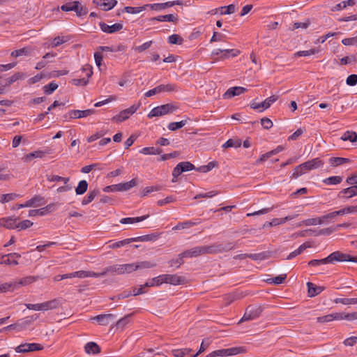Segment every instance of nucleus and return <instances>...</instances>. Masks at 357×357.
Listing matches in <instances>:
<instances>
[{
	"instance_id": "nucleus-57",
	"label": "nucleus",
	"mask_w": 357,
	"mask_h": 357,
	"mask_svg": "<svg viewBox=\"0 0 357 357\" xmlns=\"http://www.w3.org/2000/svg\"><path fill=\"white\" fill-rule=\"evenodd\" d=\"M218 165V162L215 161H212L208 162L206 165H203L197 169V171L202 172H208L212 170L215 167Z\"/></svg>"
},
{
	"instance_id": "nucleus-64",
	"label": "nucleus",
	"mask_w": 357,
	"mask_h": 357,
	"mask_svg": "<svg viewBox=\"0 0 357 357\" xmlns=\"http://www.w3.org/2000/svg\"><path fill=\"white\" fill-rule=\"evenodd\" d=\"M32 225H33V222L31 221H30L29 220H23L22 222L17 223L16 229H17L19 231L24 230L27 228H29Z\"/></svg>"
},
{
	"instance_id": "nucleus-9",
	"label": "nucleus",
	"mask_w": 357,
	"mask_h": 357,
	"mask_svg": "<svg viewBox=\"0 0 357 357\" xmlns=\"http://www.w3.org/2000/svg\"><path fill=\"white\" fill-rule=\"evenodd\" d=\"M139 107V105H133L131 107H130L129 108H127V109H123L121 112H120V113L118 115L114 116L113 117V120L116 121L117 122H122L123 121H126V119H128L130 117V116L135 114Z\"/></svg>"
},
{
	"instance_id": "nucleus-41",
	"label": "nucleus",
	"mask_w": 357,
	"mask_h": 357,
	"mask_svg": "<svg viewBox=\"0 0 357 357\" xmlns=\"http://www.w3.org/2000/svg\"><path fill=\"white\" fill-rule=\"evenodd\" d=\"M24 78V74L22 73H16L14 75H13L11 77L7 78L6 79L5 86H8L15 82L16 81L19 79H22Z\"/></svg>"
},
{
	"instance_id": "nucleus-34",
	"label": "nucleus",
	"mask_w": 357,
	"mask_h": 357,
	"mask_svg": "<svg viewBox=\"0 0 357 357\" xmlns=\"http://www.w3.org/2000/svg\"><path fill=\"white\" fill-rule=\"evenodd\" d=\"M84 350L89 354H97L100 352V347L96 342H90L86 344Z\"/></svg>"
},
{
	"instance_id": "nucleus-17",
	"label": "nucleus",
	"mask_w": 357,
	"mask_h": 357,
	"mask_svg": "<svg viewBox=\"0 0 357 357\" xmlns=\"http://www.w3.org/2000/svg\"><path fill=\"white\" fill-rule=\"evenodd\" d=\"M162 284L167 283L173 285H178L185 280L184 278L178 276L177 275L172 274H163L162 275Z\"/></svg>"
},
{
	"instance_id": "nucleus-37",
	"label": "nucleus",
	"mask_w": 357,
	"mask_h": 357,
	"mask_svg": "<svg viewBox=\"0 0 357 357\" xmlns=\"http://www.w3.org/2000/svg\"><path fill=\"white\" fill-rule=\"evenodd\" d=\"M162 152L160 148L144 147L139 151V153L144 155H159Z\"/></svg>"
},
{
	"instance_id": "nucleus-42",
	"label": "nucleus",
	"mask_w": 357,
	"mask_h": 357,
	"mask_svg": "<svg viewBox=\"0 0 357 357\" xmlns=\"http://www.w3.org/2000/svg\"><path fill=\"white\" fill-rule=\"evenodd\" d=\"M87 273L86 271H78L70 273L63 274L61 278H86Z\"/></svg>"
},
{
	"instance_id": "nucleus-38",
	"label": "nucleus",
	"mask_w": 357,
	"mask_h": 357,
	"mask_svg": "<svg viewBox=\"0 0 357 357\" xmlns=\"http://www.w3.org/2000/svg\"><path fill=\"white\" fill-rule=\"evenodd\" d=\"M149 4H146L143 6H140V7L126 6L123 9L122 12H126V13H128L130 14H137V13H139L140 12L144 10L146 8V7H149Z\"/></svg>"
},
{
	"instance_id": "nucleus-22",
	"label": "nucleus",
	"mask_w": 357,
	"mask_h": 357,
	"mask_svg": "<svg viewBox=\"0 0 357 357\" xmlns=\"http://www.w3.org/2000/svg\"><path fill=\"white\" fill-rule=\"evenodd\" d=\"M61 301L58 298L41 303L42 311L52 310L58 308Z\"/></svg>"
},
{
	"instance_id": "nucleus-33",
	"label": "nucleus",
	"mask_w": 357,
	"mask_h": 357,
	"mask_svg": "<svg viewBox=\"0 0 357 357\" xmlns=\"http://www.w3.org/2000/svg\"><path fill=\"white\" fill-rule=\"evenodd\" d=\"M43 197L40 195H35L31 199L26 201L24 204V206L26 207H36L42 205L43 204L41 202L43 201Z\"/></svg>"
},
{
	"instance_id": "nucleus-39",
	"label": "nucleus",
	"mask_w": 357,
	"mask_h": 357,
	"mask_svg": "<svg viewBox=\"0 0 357 357\" xmlns=\"http://www.w3.org/2000/svg\"><path fill=\"white\" fill-rule=\"evenodd\" d=\"M349 162L350 160L346 158L333 157L329 159V163L332 167H337Z\"/></svg>"
},
{
	"instance_id": "nucleus-7",
	"label": "nucleus",
	"mask_w": 357,
	"mask_h": 357,
	"mask_svg": "<svg viewBox=\"0 0 357 357\" xmlns=\"http://www.w3.org/2000/svg\"><path fill=\"white\" fill-rule=\"evenodd\" d=\"M263 308L261 306L249 305L239 322L254 320L258 318L261 314Z\"/></svg>"
},
{
	"instance_id": "nucleus-23",
	"label": "nucleus",
	"mask_w": 357,
	"mask_h": 357,
	"mask_svg": "<svg viewBox=\"0 0 357 357\" xmlns=\"http://www.w3.org/2000/svg\"><path fill=\"white\" fill-rule=\"evenodd\" d=\"M43 278L38 275L34 276V275H29L24 277L22 279H20L18 281L15 280L16 284H17V289L20 286H26L29 285L34 282H36L39 279H42Z\"/></svg>"
},
{
	"instance_id": "nucleus-5",
	"label": "nucleus",
	"mask_w": 357,
	"mask_h": 357,
	"mask_svg": "<svg viewBox=\"0 0 357 357\" xmlns=\"http://www.w3.org/2000/svg\"><path fill=\"white\" fill-rule=\"evenodd\" d=\"M176 109L177 107L175 105L170 103L158 106L151 109V111L148 114V117L151 119L155 116H161L169 113H172Z\"/></svg>"
},
{
	"instance_id": "nucleus-29",
	"label": "nucleus",
	"mask_w": 357,
	"mask_h": 357,
	"mask_svg": "<svg viewBox=\"0 0 357 357\" xmlns=\"http://www.w3.org/2000/svg\"><path fill=\"white\" fill-rule=\"evenodd\" d=\"M33 51V49L31 47H25L19 50H14L11 52L13 57H19L21 56H30Z\"/></svg>"
},
{
	"instance_id": "nucleus-13",
	"label": "nucleus",
	"mask_w": 357,
	"mask_h": 357,
	"mask_svg": "<svg viewBox=\"0 0 357 357\" xmlns=\"http://www.w3.org/2000/svg\"><path fill=\"white\" fill-rule=\"evenodd\" d=\"M116 315L113 314H102L91 318V320L96 321L100 326H108L110 322L114 321Z\"/></svg>"
},
{
	"instance_id": "nucleus-47",
	"label": "nucleus",
	"mask_w": 357,
	"mask_h": 357,
	"mask_svg": "<svg viewBox=\"0 0 357 357\" xmlns=\"http://www.w3.org/2000/svg\"><path fill=\"white\" fill-rule=\"evenodd\" d=\"M319 52V50L316 48H312L308 50H303V51H298L294 53V57H299V56H308L313 54H315Z\"/></svg>"
},
{
	"instance_id": "nucleus-18",
	"label": "nucleus",
	"mask_w": 357,
	"mask_h": 357,
	"mask_svg": "<svg viewBox=\"0 0 357 357\" xmlns=\"http://www.w3.org/2000/svg\"><path fill=\"white\" fill-rule=\"evenodd\" d=\"M93 3L105 11L112 10L117 4L116 0H93Z\"/></svg>"
},
{
	"instance_id": "nucleus-15",
	"label": "nucleus",
	"mask_w": 357,
	"mask_h": 357,
	"mask_svg": "<svg viewBox=\"0 0 357 357\" xmlns=\"http://www.w3.org/2000/svg\"><path fill=\"white\" fill-rule=\"evenodd\" d=\"M38 318V314H33L31 316L26 317L22 319H20L19 321H17V331H21L26 329Z\"/></svg>"
},
{
	"instance_id": "nucleus-49",
	"label": "nucleus",
	"mask_w": 357,
	"mask_h": 357,
	"mask_svg": "<svg viewBox=\"0 0 357 357\" xmlns=\"http://www.w3.org/2000/svg\"><path fill=\"white\" fill-rule=\"evenodd\" d=\"M75 3H76L77 8V10H75L77 16L81 17L86 15L88 13V8L86 6H82L79 1H75Z\"/></svg>"
},
{
	"instance_id": "nucleus-59",
	"label": "nucleus",
	"mask_w": 357,
	"mask_h": 357,
	"mask_svg": "<svg viewBox=\"0 0 357 357\" xmlns=\"http://www.w3.org/2000/svg\"><path fill=\"white\" fill-rule=\"evenodd\" d=\"M58 88V84L54 82L43 86V91L47 95L52 94Z\"/></svg>"
},
{
	"instance_id": "nucleus-63",
	"label": "nucleus",
	"mask_w": 357,
	"mask_h": 357,
	"mask_svg": "<svg viewBox=\"0 0 357 357\" xmlns=\"http://www.w3.org/2000/svg\"><path fill=\"white\" fill-rule=\"evenodd\" d=\"M68 40V37H65V36H57V37H55L53 39V41H52V47H58V46L62 45L63 43L67 42Z\"/></svg>"
},
{
	"instance_id": "nucleus-51",
	"label": "nucleus",
	"mask_w": 357,
	"mask_h": 357,
	"mask_svg": "<svg viewBox=\"0 0 357 357\" xmlns=\"http://www.w3.org/2000/svg\"><path fill=\"white\" fill-rule=\"evenodd\" d=\"M340 320L345 319L347 321L357 320V312L351 313L339 312Z\"/></svg>"
},
{
	"instance_id": "nucleus-45",
	"label": "nucleus",
	"mask_w": 357,
	"mask_h": 357,
	"mask_svg": "<svg viewBox=\"0 0 357 357\" xmlns=\"http://www.w3.org/2000/svg\"><path fill=\"white\" fill-rule=\"evenodd\" d=\"M88 189V183L85 180H82L79 182L78 185L75 188V192L78 195H83Z\"/></svg>"
},
{
	"instance_id": "nucleus-28",
	"label": "nucleus",
	"mask_w": 357,
	"mask_h": 357,
	"mask_svg": "<svg viewBox=\"0 0 357 357\" xmlns=\"http://www.w3.org/2000/svg\"><path fill=\"white\" fill-rule=\"evenodd\" d=\"M307 289H308V295L310 297H314L320 293H321L324 287L321 286H317L312 282L307 283Z\"/></svg>"
},
{
	"instance_id": "nucleus-62",
	"label": "nucleus",
	"mask_w": 357,
	"mask_h": 357,
	"mask_svg": "<svg viewBox=\"0 0 357 357\" xmlns=\"http://www.w3.org/2000/svg\"><path fill=\"white\" fill-rule=\"evenodd\" d=\"M220 9L221 15H229L235 12L236 7L234 4H230L227 6H222Z\"/></svg>"
},
{
	"instance_id": "nucleus-54",
	"label": "nucleus",
	"mask_w": 357,
	"mask_h": 357,
	"mask_svg": "<svg viewBox=\"0 0 357 357\" xmlns=\"http://www.w3.org/2000/svg\"><path fill=\"white\" fill-rule=\"evenodd\" d=\"M192 350L189 348L173 349L172 354L175 357H184L189 354Z\"/></svg>"
},
{
	"instance_id": "nucleus-44",
	"label": "nucleus",
	"mask_w": 357,
	"mask_h": 357,
	"mask_svg": "<svg viewBox=\"0 0 357 357\" xmlns=\"http://www.w3.org/2000/svg\"><path fill=\"white\" fill-rule=\"evenodd\" d=\"M47 179L48 181H50V182H60V181H61L64 184H68V183L70 181V178L69 177H62V176H58V175H53V174L47 175Z\"/></svg>"
},
{
	"instance_id": "nucleus-58",
	"label": "nucleus",
	"mask_w": 357,
	"mask_h": 357,
	"mask_svg": "<svg viewBox=\"0 0 357 357\" xmlns=\"http://www.w3.org/2000/svg\"><path fill=\"white\" fill-rule=\"evenodd\" d=\"M178 166L181 168L182 172H188L196 169L195 165L190 162H179Z\"/></svg>"
},
{
	"instance_id": "nucleus-40",
	"label": "nucleus",
	"mask_w": 357,
	"mask_h": 357,
	"mask_svg": "<svg viewBox=\"0 0 357 357\" xmlns=\"http://www.w3.org/2000/svg\"><path fill=\"white\" fill-rule=\"evenodd\" d=\"M99 193H100L99 190H93L89 191L88 195H87V196L85 197L82 199V205H86V204L91 203L95 199V197L98 195H99Z\"/></svg>"
},
{
	"instance_id": "nucleus-21",
	"label": "nucleus",
	"mask_w": 357,
	"mask_h": 357,
	"mask_svg": "<svg viewBox=\"0 0 357 357\" xmlns=\"http://www.w3.org/2000/svg\"><path fill=\"white\" fill-rule=\"evenodd\" d=\"M182 2L181 1H167L165 3H153V4H149L151 8L155 10H161L163 9H165L166 8L172 7L174 5H181Z\"/></svg>"
},
{
	"instance_id": "nucleus-52",
	"label": "nucleus",
	"mask_w": 357,
	"mask_h": 357,
	"mask_svg": "<svg viewBox=\"0 0 357 357\" xmlns=\"http://www.w3.org/2000/svg\"><path fill=\"white\" fill-rule=\"evenodd\" d=\"M241 146V140L240 139H228L223 145V148H238Z\"/></svg>"
},
{
	"instance_id": "nucleus-26",
	"label": "nucleus",
	"mask_w": 357,
	"mask_h": 357,
	"mask_svg": "<svg viewBox=\"0 0 357 357\" xmlns=\"http://www.w3.org/2000/svg\"><path fill=\"white\" fill-rule=\"evenodd\" d=\"M241 54V51L237 49H223L222 54L218 57V59L225 60L231 57H236Z\"/></svg>"
},
{
	"instance_id": "nucleus-55",
	"label": "nucleus",
	"mask_w": 357,
	"mask_h": 357,
	"mask_svg": "<svg viewBox=\"0 0 357 357\" xmlns=\"http://www.w3.org/2000/svg\"><path fill=\"white\" fill-rule=\"evenodd\" d=\"M162 284V275H160L153 278L151 280L146 282L144 284V286L146 287H153V286H159Z\"/></svg>"
},
{
	"instance_id": "nucleus-24",
	"label": "nucleus",
	"mask_w": 357,
	"mask_h": 357,
	"mask_svg": "<svg viewBox=\"0 0 357 357\" xmlns=\"http://www.w3.org/2000/svg\"><path fill=\"white\" fill-rule=\"evenodd\" d=\"M17 218L13 217L4 218L0 220V224L6 229H14L17 227Z\"/></svg>"
},
{
	"instance_id": "nucleus-8",
	"label": "nucleus",
	"mask_w": 357,
	"mask_h": 357,
	"mask_svg": "<svg viewBox=\"0 0 357 357\" xmlns=\"http://www.w3.org/2000/svg\"><path fill=\"white\" fill-rule=\"evenodd\" d=\"M178 91V86L176 84H160L157 86L156 87L153 88V89H151L148 91L144 96L146 97H151L152 96H154L155 94L162 93V92H172V91Z\"/></svg>"
},
{
	"instance_id": "nucleus-11",
	"label": "nucleus",
	"mask_w": 357,
	"mask_h": 357,
	"mask_svg": "<svg viewBox=\"0 0 357 357\" xmlns=\"http://www.w3.org/2000/svg\"><path fill=\"white\" fill-rule=\"evenodd\" d=\"M96 110L94 109H88L85 110H70L69 111L64 117L71 119H81L87 117L89 116H91L93 114H95Z\"/></svg>"
},
{
	"instance_id": "nucleus-20",
	"label": "nucleus",
	"mask_w": 357,
	"mask_h": 357,
	"mask_svg": "<svg viewBox=\"0 0 357 357\" xmlns=\"http://www.w3.org/2000/svg\"><path fill=\"white\" fill-rule=\"evenodd\" d=\"M247 89L242 86H234L229 88L224 94V98H231L236 96L241 95L245 92Z\"/></svg>"
},
{
	"instance_id": "nucleus-12",
	"label": "nucleus",
	"mask_w": 357,
	"mask_h": 357,
	"mask_svg": "<svg viewBox=\"0 0 357 357\" xmlns=\"http://www.w3.org/2000/svg\"><path fill=\"white\" fill-rule=\"evenodd\" d=\"M357 196V185H350L349 187L342 189L337 194V198L343 200H348Z\"/></svg>"
},
{
	"instance_id": "nucleus-32",
	"label": "nucleus",
	"mask_w": 357,
	"mask_h": 357,
	"mask_svg": "<svg viewBox=\"0 0 357 357\" xmlns=\"http://www.w3.org/2000/svg\"><path fill=\"white\" fill-rule=\"evenodd\" d=\"M333 320H340L339 312H335L317 318L318 323H328Z\"/></svg>"
},
{
	"instance_id": "nucleus-43",
	"label": "nucleus",
	"mask_w": 357,
	"mask_h": 357,
	"mask_svg": "<svg viewBox=\"0 0 357 357\" xmlns=\"http://www.w3.org/2000/svg\"><path fill=\"white\" fill-rule=\"evenodd\" d=\"M287 278V274H281L275 278H271L266 280V282L268 284H280L283 283Z\"/></svg>"
},
{
	"instance_id": "nucleus-27",
	"label": "nucleus",
	"mask_w": 357,
	"mask_h": 357,
	"mask_svg": "<svg viewBox=\"0 0 357 357\" xmlns=\"http://www.w3.org/2000/svg\"><path fill=\"white\" fill-rule=\"evenodd\" d=\"M48 153L49 152L47 151H36L24 155V157L23 158V160L25 162H29L34 158H42Z\"/></svg>"
},
{
	"instance_id": "nucleus-4",
	"label": "nucleus",
	"mask_w": 357,
	"mask_h": 357,
	"mask_svg": "<svg viewBox=\"0 0 357 357\" xmlns=\"http://www.w3.org/2000/svg\"><path fill=\"white\" fill-rule=\"evenodd\" d=\"M247 349L245 347H234L228 349H222L213 351L205 357H227L236 356L240 354H245Z\"/></svg>"
},
{
	"instance_id": "nucleus-6",
	"label": "nucleus",
	"mask_w": 357,
	"mask_h": 357,
	"mask_svg": "<svg viewBox=\"0 0 357 357\" xmlns=\"http://www.w3.org/2000/svg\"><path fill=\"white\" fill-rule=\"evenodd\" d=\"M137 184V179L132 178L128 182L106 186L105 188H104L103 191L105 192L114 191H126L136 186Z\"/></svg>"
},
{
	"instance_id": "nucleus-48",
	"label": "nucleus",
	"mask_w": 357,
	"mask_h": 357,
	"mask_svg": "<svg viewBox=\"0 0 357 357\" xmlns=\"http://www.w3.org/2000/svg\"><path fill=\"white\" fill-rule=\"evenodd\" d=\"M132 315V314H128L125 316L124 317L120 319L116 323V327L117 328H120L123 330L124 327L130 322V317Z\"/></svg>"
},
{
	"instance_id": "nucleus-3",
	"label": "nucleus",
	"mask_w": 357,
	"mask_h": 357,
	"mask_svg": "<svg viewBox=\"0 0 357 357\" xmlns=\"http://www.w3.org/2000/svg\"><path fill=\"white\" fill-rule=\"evenodd\" d=\"M324 164V162L319 158L307 160L295 167L292 176L296 178L307 171L321 167Z\"/></svg>"
},
{
	"instance_id": "nucleus-14",
	"label": "nucleus",
	"mask_w": 357,
	"mask_h": 357,
	"mask_svg": "<svg viewBox=\"0 0 357 357\" xmlns=\"http://www.w3.org/2000/svg\"><path fill=\"white\" fill-rule=\"evenodd\" d=\"M82 70L83 72L86 73V75L87 78L73 79L72 83L75 86H86L89 82L88 79L93 75L92 67L90 65L84 66Z\"/></svg>"
},
{
	"instance_id": "nucleus-16",
	"label": "nucleus",
	"mask_w": 357,
	"mask_h": 357,
	"mask_svg": "<svg viewBox=\"0 0 357 357\" xmlns=\"http://www.w3.org/2000/svg\"><path fill=\"white\" fill-rule=\"evenodd\" d=\"M20 257L21 255L16 252L3 255L1 257L2 259L1 260L0 264L16 266L18 264L17 259H20Z\"/></svg>"
},
{
	"instance_id": "nucleus-50",
	"label": "nucleus",
	"mask_w": 357,
	"mask_h": 357,
	"mask_svg": "<svg viewBox=\"0 0 357 357\" xmlns=\"http://www.w3.org/2000/svg\"><path fill=\"white\" fill-rule=\"evenodd\" d=\"M341 139L343 141H350L354 142L357 141V134L354 132H345L341 137Z\"/></svg>"
},
{
	"instance_id": "nucleus-25",
	"label": "nucleus",
	"mask_w": 357,
	"mask_h": 357,
	"mask_svg": "<svg viewBox=\"0 0 357 357\" xmlns=\"http://www.w3.org/2000/svg\"><path fill=\"white\" fill-rule=\"evenodd\" d=\"M17 289V284L15 280L0 284V293L12 292Z\"/></svg>"
},
{
	"instance_id": "nucleus-36",
	"label": "nucleus",
	"mask_w": 357,
	"mask_h": 357,
	"mask_svg": "<svg viewBox=\"0 0 357 357\" xmlns=\"http://www.w3.org/2000/svg\"><path fill=\"white\" fill-rule=\"evenodd\" d=\"M151 21H158V22H175L177 20V17L174 14H168L165 15H159L158 17H152Z\"/></svg>"
},
{
	"instance_id": "nucleus-60",
	"label": "nucleus",
	"mask_w": 357,
	"mask_h": 357,
	"mask_svg": "<svg viewBox=\"0 0 357 357\" xmlns=\"http://www.w3.org/2000/svg\"><path fill=\"white\" fill-rule=\"evenodd\" d=\"M185 124H186L185 120L181 121L178 122H172V123H169L168 129L172 131H174V130H176L177 129L183 128Z\"/></svg>"
},
{
	"instance_id": "nucleus-53",
	"label": "nucleus",
	"mask_w": 357,
	"mask_h": 357,
	"mask_svg": "<svg viewBox=\"0 0 357 357\" xmlns=\"http://www.w3.org/2000/svg\"><path fill=\"white\" fill-rule=\"evenodd\" d=\"M134 241H137V238H126V239H124V240H122V241H118V242H116V243H114L112 245H111L109 247L111 248H120L121 246H124L126 245H128L132 242H134Z\"/></svg>"
},
{
	"instance_id": "nucleus-31",
	"label": "nucleus",
	"mask_w": 357,
	"mask_h": 357,
	"mask_svg": "<svg viewBox=\"0 0 357 357\" xmlns=\"http://www.w3.org/2000/svg\"><path fill=\"white\" fill-rule=\"evenodd\" d=\"M157 265L156 262L153 261H143L135 262V268L137 270L149 269L155 267Z\"/></svg>"
},
{
	"instance_id": "nucleus-10",
	"label": "nucleus",
	"mask_w": 357,
	"mask_h": 357,
	"mask_svg": "<svg viewBox=\"0 0 357 357\" xmlns=\"http://www.w3.org/2000/svg\"><path fill=\"white\" fill-rule=\"evenodd\" d=\"M43 349V346L38 343H24L15 348L17 353H27Z\"/></svg>"
},
{
	"instance_id": "nucleus-56",
	"label": "nucleus",
	"mask_w": 357,
	"mask_h": 357,
	"mask_svg": "<svg viewBox=\"0 0 357 357\" xmlns=\"http://www.w3.org/2000/svg\"><path fill=\"white\" fill-rule=\"evenodd\" d=\"M162 189V187L160 185H153V186H149L146 187L143 189L142 192V197L147 196L149 194L153 192L159 191Z\"/></svg>"
},
{
	"instance_id": "nucleus-46",
	"label": "nucleus",
	"mask_w": 357,
	"mask_h": 357,
	"mask_svg": "<svg viewBox=\"0 0 357 357\" xmlns=\"http://www.w3.org/2000/svg\"><path fill=\"white\" fill-rule=\"evenodd\" d=\"M342 181V177L340 176H333L325 178L323 182L326 185H337Z\"/></svg>"
},
{
	"instance_id": "nucleus-19",
	"label": "nucleus",
	"mask_w": 357,
	"mask_h": 357,
	"mask_svg": "<svg viewBox=\"0 0 357 357\" xmlns=\"http://www.w3.org/2000/svg\"><path fill=\"white\" fill-rule=\"evenodd\" d=\"M100 29L107 33H113L121 31L123 29L122 23H116L112 25H108L105 22H100Z\"/></svg>"
},
{
	"instance_id": "nucleus-1",
	"label": "nucleus",
	"mask_w": 357,
	"mask_h": 357,
	"mask_svg": "<svg viewBox=\"0 0 357 357\" xmlns=\"http://www.w3.org/2000/svg\"><path fill=\"white\" fill-rule=\"evenodd\" d=\"M235 248V244L233 242H227L225 243H215L211 245H202L192 248L182 252V257H197L206 254H217L223 252L229 251Z\"/></svg>"
},
{
	"instance_id": "nucleus-2",
	"label": "nucleus",
	"mask_w": 357,
	"mask_h": 357,
	"mask_svg": "<svg viewBox=\"0 0 357 357\" xmlns=\"http://www.w3.org/2000/svg\"><path fill=\"white\" fill-rule=\"evenodd\" d=\"M335 261H352L357 262V257H351L349 255L344 254L340 251H335L329 255L327 257L321 259H312L308 262L310 266H318L322 264H333Z\"/></svg>"
},
{
	"instance_id": "nucleus-61",
	"label": "nucleus",
	"mask_w": 357,
	"mask_h": 357,
	"mask_svg": "<svg viewBox=\"0 0 357 357\" xmlns=\"http://www.w3.org/2000/svg\"><path fill=\"white\" fill-rule=\"evenodd\" d=\"M183 39L178 34H172L168 37V43L172 45L183 43Z\"/></svg>"
},
{
	"instance_id": "nucleus-35",
	"label": "nucleus",
	"mask_w": 357,
	"mask_h": 357,
	"mask_svg": "<svg viewBox=\"0 0 357 357\" xmlns=\"http://www.w3.org/2000/svg\"><path fill=\"white\" fill-rule=\"evenodd\" d=\"M149 217V215H145L140 217L135 218H124L120 220V223L121 224H134L137 222H139L147 219Z\"/></svg>"
},
{
	"instance_id": "nucleus-30",
	"label": "nucleus",
	"mask_w": 357,
	"mask_h": 357,
	"mask_svg": "<svg viewBox=\"0 0 357 357\" xmlns=\"http://www.w3.org/2000/svg\"><path fill=\"white\" fill-rule=\"evenodd\" d=\"M311 244L309 242H306L301 245L298 248L295 250L294 251L291 252L286 258L287 260H290L296 256L301 255L305 249L307 248H310Z\"/></svg>"
}]
</instances>
